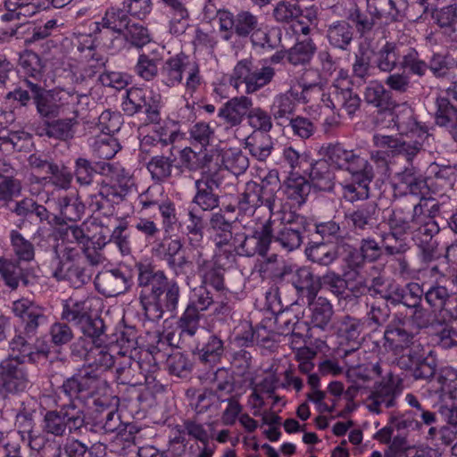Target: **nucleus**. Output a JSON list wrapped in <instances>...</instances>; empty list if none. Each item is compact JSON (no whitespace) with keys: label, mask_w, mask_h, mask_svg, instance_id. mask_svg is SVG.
Returning <instances> with one entry per match:
<instances>
[{"label":"nucleus","mask_w":457,"mask_h":457,"mask_svg":"<svg viewBox=\"0 0 457 457\" xmlns=\"http://www.w3.org/2000/svg\"><path fill=\"white\" fill-rule=\"evenodd\" d=\"M138 298L147 320L157 321L164 311L174 312L179 305L180 288L169 280L164 271L149 263H137Z\"/></svg>","instance_id":"1"},{"label":"nucleus","mask_w":457,"mask_h":457,"mask_svg":"<svg viewBox=\"0 0 457 457\" xmlns=\"http://www.w3.org/2000/svg\"><path fill=\"white\" fill-rule=\"evenodd\" d=\"M392 121L400 135L416 137L414 141L402 140L393 136L376 133L373 143L378 148H389L396 154L404 156L408 162L422 150L423 141L428 137V128L418 121L414 110L406 103L394 105Z\"/></svg>","instance_id":"2"},{"label":"nucleus","mask_w":457,"mask_h":457,"mask_svg":"<svg viewBox=\"0 0 457 457\" xmlns=\"http://www.w3.org/2000/svg\"><path fill=\"white\" fill-rule=\"evenodd\" d=\"M55 405L59 410L47 411L42 420V431L54 436H64L68 434H80L82 429L87 430L88 422L86 413L75 401H65L55 393Z\"/></svg>","instance_id":"3"},{"label":"nucleus","mask_w":457,"mask_h":457,"mask_svg":"<svg viewBox=\"0 0 457 457\" xmlns=\"http://www.w3.org/2000/svg\"><path fill=\"white\" fill-rule=\"evenodd\" d=\"M160 77L161 82L170 88L183 85L185 96L190 97L204 83L199 63L183 53L171 56L163 62Z\"/></svg>","instance_id":"4"},{"label":"nucleus","mask_w":457,"mask_h":457,"mask_svg":"<svg viewBox=\"0 0 457 457\" xmlns=\"http://www.w3.org/2000/svg\"><path fill=\"white\" fill-rule=\"evenodd\" d=\"M24 83L32 94L33 103L40 117L50 119L76 112V106L80 101V95L78 93L63 89H46L30 79H25Z\"/></svg>","instance_id":"5"},{"label":"nucleus","mask_w":457,"mask_h":457,"mask_svg":"<svg viewBox=\"0 0 457 457\" xmlns=\"http://www.w3.org/2000/svg\"><path fill=\"white\" fill-rule=\"evenodd\" d=\"M322 79L316 70H306L301 79L302 90L291 87L285 93L278 95L272 103L271 112L278 124L282 125L284 120L295 117L294 113L300 102L308 103L311 93L320 95Z\"/></svg>","instance_id":"6"},{"label":"nucleus","mask_w":457,"mask_h":457,"mask_svg":"<svg viewBox=\"0 0 457 457\" xmlns=\"http://www.w3.org/2000/svg\"><path fill=\"white\" fill-rule=\"evenodd\" d=\"M61 319L77 326L82 337L102 336L104 332V320L92 316V303L88 297L71 296L63 301Z\"/></svg>","instance_id":"7"},{"label":"nucleus","mask_w":457,"mask_h":457,"mask_svg":"<svg viewBox=\"0 0 457 457\" xmlns=\"http://www.w3.org/2000/svg\"><path fill=\"white\" fill-rule=\"evenodd\" d=\"M71 353L85 360L83 367L90 368L103 377L116 363L101 336L79 337L72 345Z\"/></svg>","instance_id":"8"},{"label":"nucleus","mask_w":457,"mask_h":457,"mask_svg":"<svg viewBox=\"0 0 457 457\" xmlns=\"http://www.w3.org/2000/svg\"><path fill=\"white\" fill-rule=\"evenodd\" d=\"M275 70L271 66L255 67L251 58L240 60L229 77V84L237 90L245 84V94H253L271 82Z\"/></svg>","instance_id":"9"},{"label":"nucleus","mask_w":457,"mask_h":457,"mask_svg":"<svg viewBox=\"0 0 457 457\" xmlns=\"http://www.w3.org/2000/svg\"><path fill=\"white\" fill-rule=\"evenodd\" d=\"M278 184L262 179L261 183L250 180L245 183L244 191L240 194L237 208L240 213L252 216L255 210L264 205L270 212L276 206Z\"/></svg>","instance_id":"10"},{"label":"nucleus","mask_w":457,"mask_h":457,"mask_svg":"<svg viewBox=\"0 0 457 457\" xmlns=\"http://www.w3.org/2000/svg\"><path fill=\"white\" fill-rule=\"evenodd\" d=\"M351 84L347 71L340 70L328 91H321L319 95L324 105L334 111H345L349 116L353 115L360 108L361 98L353 91Z\"/></svg>","instance_id":"11"},{"label":"nucleus","mask_w":457,"mask_h":457,"mask_svg":"<svg viewBox=\"0 0 457 457\" xmlns=\"http://www.w3.org/2000/svg\"><path fill=\"white\" fill-rule=\"evenodd\" d=\"M106 383L104 377L90 368L83 367L72 377L65 379L56 392L59 399L61 395H64L68 401H75V398L94 396L106 386Z\"/></svg>","instance_id":"12"},{"label":"nucleus","mask_w":457,"mask_h":457,"mask_svg":"<svg viewBox=\"0 0 457 457\" xmlns=\"http://www.w3.org/2000/svg\"><path fill=\"white\" fill-rule=\"evenodd\" d=\"M425 302L437 313L445 323L457 324V292L449 288L446 283L432 281L425 290Z\"/></svg>","instance_id":"13"},{"label":"nucleus","mask_w":457,"mask_h":457,"mask_svg":"<svg viewBox=\"0 0 457 457\" xmlns=\"http://www.w3.org/2000/svg\"><path fill=\"white\" fill-rule=\"evenodd\" d=\"M273 222L269 219L260 229H255L252 235H246L243 231L234 233V240L231 245L234 250L243 256H254L259 254L262 257L267 255L272 242Z\"/></svg>","instance_id":"14"},{"label":"nucleus","mask_w":457,"mask_h":457,"mask_svg":"<svg viewBox=\"0 0 457 457\" xmlns=\"http://www.w3.org/2000/svg\"><path fill=\"white\" fill-rule=\"evenodd\" d=\"M193 258L195 262V272L201 278V285L210 286L217 291L226 289L224 281L225 266L229 262V256L215 253L209 256L204 253H195Z\"/></svg>","instance_id":"15"},{"label":"nucleus","mask_w":457,"mask_h":457,"mask_svg":"<svg viewBox=\"0 0 457 457\" xmlns=\"http://www.w3.org/2000/svg\"><path fill=\"white\" fill-rule=\"evenodd\" d=\"M309 226L310 223L304 216L295 215L290 219H284L276 228H273L272 241L287 252H292L302 245Z\"/></svg>","instance_id":"16"},{"label":"nucleus","mask_w":457,"mask_h":457,"mask_svg":"<svg viewBox=\"0 0 457 457\" xmlns=\"http://www.w3.org/2000/svg\"><path fill=\"white\" fill-rule=\"evenodd\" d=\"M24 332L16 330L13 337L9 341L10 355L7 358H14L21 362L36 363L42 358H47L50 353V345L46 341L37 338L31 344Z\"/></svg>","instance_id":"17"},{"label":"nucleus","mask_w":457,"mask_h":457,"mask_svg":"<svg viewBox=\"0 0 457 457\" xmlns=\"http://www.w3.org/2000/svg\"><path fill=\"white\" fill-rule=\"evenodd\" d=\"M326 156L337 169L351 175L373 170L366 158L355 150L345 149L340 144H329L326 149Z\"/></svg>","instance_id":"18"},{"label":"nucleus","mask_w":457,"mask_h":457,"mask_svg":"<svg viewBox=\"0 0 457 457\" xmlns=\"http://www.w3.org/2000/svg\"><path fill=\"white\" fill-rule=\"evenodd\" d=\"M277 21L293 22L292 29L295 34L308 35L310 26L316 21V12L307 9L303 12L295 3L282 1L273 10Z\"/></svg>","instance_id":"19"},{"label":"nucleus","mask_w":457,"mask_h":457,"mask_svg":"<svg viewBox=\"0 0 457 457\" xmlns=\"http://www.w3.org/2000/svg\"><path fill=\"white\" fill-rule=\"evenodd\" d=\"M279 279H287L292 283L297 293L312 301L319 292V277L313 275L307 267L295 268L284 264L276 275Z\"/></svg>","instance_id":"20"},{"label":"nucleus","mask_w":457,"mask_h":457,"mask_svg":"<svg viewBox=\"0 0 457 457\" xmlns=\"http://www.w3.org/2000/svg\"><path fill=\"white\" fill-rule=\"evenodd\" d=\"M131 285L132 275L127 267L104 270L95 278L96 288L107 297L124 294L130 288Z\"/></svg>","instance_id":"21"},{"label":"nucleus","mask_w":457,"mask_h":457,"mask_svg":"<svg viewBox=\"0 0 457 457\" xmlns=\"http://www.w3.org/2000/svg\"><path fill=\"white\" fill-rule=\"evenodd\" d=\"M0 378L3 389L9 394L24 392L30 384L25 363L14 358L0 362Z\"/></svg>","instance_id":"22"},{"label":"nucleus","mask_w":457,"mask_h":457,"mask_svg":"<svg viewBox=\"0 0 457 457\" xmlns=\"http://www.w3.org/2000/svg\"><path fill=\"white\" fill-rule=\"evenodd\" d=\"M408 322L409 319L406 315L397 312L385 330V345L395 354L401 353L413 344L414 334L407 330Z\"/></svg>","instance_id":"23"},{"label":"nucleus","mask_w":457,"mask_h":457,"mask_svg":"<svg viewBox=\"0 0 457 457\" xmlns=\"http://www.w3.org/2000/svg\"><path fill=\"white\" fill-rule=\"evenodd\" d=\"M366 327V321L351 316H345L339 321L338 333L347 342L342 358L350 368L358 366L357 361H348L347 358L361 347L363 340L361 333Z\"/></svg>","instance_id":"24"},{"label":"nucleus","mask_w":457,"mask_h":457,"mask_svg":"<svg viewBox=\"0 0 457 457\" xmlns=\"http://www.w3.org/2000/svg\"><path fill=\"white\" fill-rule=\"evenodd\" d=\"M400 393L397 381L392 374H389L386 379L374 385L367 399V407L371 412L378 414L383 409L394 407Z\"/></svg>","instance_id":"25"},{"label":"nucleus","mask_w":457,"mask_h":457,"mask_svg":"<svg viewBox=\"0 0 457 457\" xmlns=\"http://www.w3.org/2000/svg\"><path fill=\"white\" fill-rule=\"evenodd\" d=\"M253 99L246 96H234L225 102L218 110L217 116L226 129L238 128L246 119Z\"/></svg>","instance_id":"26"},{"label":"nucleus","mask_w":457,"mask_h":457,"mask_svg":"<svg viewBox=\"0 0 457 457\" xmlns=\"http://www.w3.org/2000/svg\"><path fill=\"white\" fill-rule=\"evenodd\" d=\"M179 160L183 168L189 171L200 170L202 177L221 172L218 158L206 151L197 153L191 147H185L179 152Z\"/></svg>","instance_id":"27"},{"label":"nucleus","mask_w":457,"mask_h":457,"mask_svg":"<svg viewBox=\"0 0 457 457\" xmlns=\"http://www.w3.org/2000/svg\"><path fill=\"white\" fill-rule=\"evenodd\" d=\"M221 183L220 173L201 177L195 181V195L193 203L203 212H212L220 205V196L214 192Z\"/></svg>","instance_id":"28"},{"label":"nucleus","mask_w":457,"mask_h":457,"mask_svg":"<svg viewBox=\"0 0 457 457\" xmlns=\"http://www.w3.org/2000/svg\"><path fill=\"white\" fill-rule=\"evenodd\" d=\"M407 7V0H367L369 14L385 24L402 21Z\"/></svg>","instance_id":"29"},{"label":"nucleus","mask_w":457,"mask_h":457,"mask_svg":"<svg viewBox=\"0 0 457 457\" xmlns=\"http://www.w3.org/2000/svg\"><path fill=\"white\" fill-rule=\"evenodd\" d=\"M52 276L57 281H69L75 287L86 284L90 278L81 263L55 258L52 262Z\"/></svg>","instance_id":"30"},{"label":"nucleus","mask_w":457,"mask_h":457,"mask_svg":"<svg viewBox=\"0 0 457 457\" xmlns=\"http://www.w3.org/2000/svg\"><path fill=\"white\" fill-rule=\"evenodd\" d=\"M420 218L415 204L409 206L395 207L389 218L390 230L399 233L400 236L410 235Z\"/></svg>","instance_id":"31"},{"label":"nucleus","mask_w":457,"mask_h":457,"mask_svg":"<svg viewBox=\"0 0 457 457\" xmlns=\"http://www.w3.org/2000/svg\"><path fill=\"white\" fill-rule=\"evenodd\" d=\"M373 179V170L351 175L349 180L341 183L343 198L350 203L367 199L370 195V184Z\"/></svg>","instance_id":"32"},{"label":"nucleus","mask_w":457,"mask_h":457,"mask_svg":"<svg viewBox=\"0 0 457 457\" xmlns=\"http://www.w3.org/2000/svg\"><path fill=\"white\" fill-rule=\"evenodd\" d=\"M70 114V112H68ZM71 117L57 119L53 121H46L44 127L38 132L39 136H46L50 138L59 140H69L74 137L76 127L79 124V111L76 107V112H71Z\"/></svg>","instance_id":"33"},{"label":"nucleus","mask_w":457,"mask_h":457,"mask_svg":"<svg viewBox=\"0 0 457 457\" xmlns=\"http://www.w3.org/2000/svg\"><path fill=\"white\" fill-rule=\"evenodd\" d=\"M224 342L216 335H209L200 348L196 349L195 355L198 365L204 370L215 368L224 354Z\"/></svg>","instance_id":"34"},{"label":"nucleus","mask_w":457,"mask_h":457,"mask_svg":"<svg viewBox=\"0 0 457 457\" xmlns=\"http://www.w3.org/2000/svg\"><path fill=\"white\" fill-rule=\"evenodd\" d=\"M354 29L345 20L332 21L327 25L326 38L337 49L347 51L353 41Z\"/></svg>","instance_id":"35"},{"label":"nucleus","mask_w":457,"mask_h":457,"mask_svg":"<svg viewBox=\"0 0 457 457\" xmlns=\"http://www.w3.org/2000/svg\"><path fill=\"white\" fill-rule=\"evenodd\" d=\"M245 148L259 162H265L274 149L272 137L268 133L252 131L245 139Z\"/></svg>","instance_id":"36"},{"label":"nucleus","mask_w":457,"mask_h":457,"mask_svg":"<svg viewBox=\"0 0 457 457\" xmlns=\"http://www.w3.org/2000/svg\"><path fill=\"white\" fill-rule=\"evenodd\" d=\"M403 43L386 42L376 54V67L384 72H392L401 61Z\"/></svg>","instance_id":"37"},{"label":"nucleus","mask_w":457,"mask_h":457,"mask_svg":"<svg viewBox=\"0 0 457 457\" xmlns=\"http://www.w3.org/2000/svg\"><path fill=\"white\" fill-rule=\"evenodd\" d=\"M436 123L445 128L457 141V108L451 104L447 97L436 99Z\"/></svg>","instance_id":"38"},{"label":"nucleus","mask_w":457,"mask_h":457,"mask_svg":"<svg viewBox=\"0 0 457 457\" xmlns=\"http://www.w3.org/2000/svg\"><path fill=\"white\" fill-rule=\"evenodd\" d=\"M436 386L433 389L439 399L446 396L450 399H457V370L453 367L441 368L436 374Z\"/></svg>","instance_id":"39"},{"label":"nucleus","mask_w":457,"mask_h":457,"mask_svg":"<svg viewBox=\"0 0 457 457\" xmlns=\"http://www.w3.org/2000/svg\"><path fill=\"white\" fill-rule=\"evenodd\" d=\"M138 362L129 355L120 357L116 369V378L120 384L136 386L144 384V376L138 370Z\"/></svg>","instance_id":"40"},{"label":"nucleus","mask_w":457,"mask_h":457,"mask_svg":"<svg viewBox=\"0 0 457 457\" xmlns=\"http://www.w3.org/2000/svg\"><path fill=\"white\" fill-rule=\"evenodd\" d=\"M216 158L219 160L221 171L226 170L235 176L244 174L249 167L248 157L238 148L222 150Z\"/></svg>","instance_id":"41"},{"label":"nucleus","mask_w":457,"mask_h":457,"mask_svg":"<svg viewBox=\"0 0 457 457\" xmlns=\"http://www.w3.org/2000/svg\"><path fill=\"white\" fill-rule=\"evenodd\" d=\"M433 18L444 36L449 41L457 43V4H449L436 10Z\"/></svg>","instance_id":"42"},{"label":"nucleus","mask_w":457,"mask_h":457,"mask_svg":"<svg viewBox=\"0 0 457 457\" xmlns=\"http://www.w3.org/2000/svg\"><path fill=\"white\" fill-rule=\"evenodd\" d=\"M400 67L410 75L421 78L428 71V63L421 58L420 54L411 46L403 43Z\"/></svg>","instance_id":"43"},{"label":"nucleus","mask_w":457,"mask_h":457,"mask_svg":"<svg viewBox=\"0 0 457 457\" xmlns=\"http://www.w3.org/2000/svg\"><path fill=\"white\" fill-rule=\"evenodd\" d=\"M377 205L373 203H367L356 210L345 213V220L358 232L371 228L377 220Z\"/></svg>","instance_id":"44"},{"label":"nucleus","mask_w":457,"mask_h":457,"mask_svg":"<svg viewBox=\"0 0 457 457\" xmlns=\"http://www.w3.org/2000/svg\"><path fill=\"white\" fill-rule=\"evenodd\" d=\"M126 195L116 187L108 184L102 185L97 193L90 195L89 207L94 212H101L109 208L112 204H119Z\"/></svg>","instance_id":"45"},{"label":"nucleus","mask_w":457,"mask_h":457,"mask_svg":"<svg viewBox=\"0 0 457 457\" xmlns=\"http://www.w3.org/2000/svg\"><path fill=\"white\" fill-rule=\"evenodd\" d=\"M305 254L309 261L321 266H329L338 258L337 247L326 242H311Z\"/></svg>","instance_id":"46"},{"label":"nucleus","mask_w":457,"mask_h":457,"mask_svg":"<svg viewBox=\"0 0 457 457\" xmlns=\"http://www.w3.org/2000/svg\"><path fill=\"white\" fill-rule=\"evenodd\" d=\"M210 227L212 231L215 245L218 247L231 245L234 240L235 231L232 223L226 220L220 212L212 213L210 219Z\"/></svg>","instance_id":"47"},{"label":"nucleus","mask_w":457,"mask_h":457,"mask_svg":"<svg viewBox=\"0 0 457 457\" xmlns=\"http://www.w3.org/2000/svg\"><path fill=\"white\" fill-rule=\"evenodd\" d=\"M122 427L118 411L113 408H105L97 412L95 422L88 429L96 433H113L123 430Z\"/></svg>","instance_id":"48"},{"label":"nucleus","mask_w":457,"mask_h":457,"mask_svg":"<svg viewBox=\"0 0 457 457\" xmlns=\"http://www.w3.org/2000/svg\"><path fill=\"white\" fill-rule=\"evenodd\" d=\"M100 174L114 180L116 187L126 195L135 187L132 175L120 163L106 162L100 167Z\"/></svg>","instance_id":"49"},{"label":"nucleus","mask_w":457,"mask_h":457,"mask_svg":"<svg viewBox=\"0 0 457 457\" xmlns=\"http://www.w3.org/2000/svg\"><path fill=\"white\" fill-rule=\"evenodd\" d=\"M199 376L200 379L212 384L219 392L230 394L235 389V379L232 373L225 368H209Z\"/></svg>","instance_id":"50"},{"label":"nucleus","mask_w":457,"mask_h":457,"mask_svg":"<svg viewBox=\"0 0 457 457\" xmlns=\"http://www.w3.org/2000/svg\"><path fill=\"white\" fill-rule=\"evenodd\" d=\"M312 185L304 177L295 173L285 181V194L287 198L295 204L301 205L305 203L310 192Z\"/></svg>","instance_id":"51"},{"label":"nucleus","mask_w":457,"mask_h":457,"mask_svg":"<svg viewBox=\"0 0 457 457\" xmlns=\"http://www.w3.org/2000/svg\"><path fill=\"white\" fill-rule=\"evenodd\" d=\"M364 99L368 104L381 111L391 110L395 105L391 92L377 81H372L368 85L364 92Z\"/></svg>","instance_id":"52"},{"label":"nucleus","mask_w":457,"mask_h":457,"mask_svg":"<svg viewBox=\"0 0 457 457\" xmlns=\"http://www.w3.org/2000/svg\"><path fill=\"white\" fill-rule=\"evenodd\" d=\"M309 177L311 185L320 191H329L334 187V174L325 160L312 164Z\"/></svg>","instance_id":"53"},{"label":"nucleus","mask_w":457,"mask_h":457,"mask_svg":"<svg viewBox=\"0 0 457 457\" xmlns=\"http://www.w3.org/2000/svg\"><path fill=\"white\" fill-rule=\"evenodd\" d=\"M203 247H191L186 252L184 249L167 264L169 269L174 273L175 276H186L187 278L189 275H194L195 270V262L193 258L195 253H204Z\"/></svg>","instance_id":"54"},{"label":"nucleus","mask_w":457,"mask_h":457,"mask_svg":"<svg viewBox=\"0 0 457 457\" xmlns=\"http://www.w3.org/2000/svg\"><path fill=\"white\" fill-rule=\"evenodd\" d=\"M374 58V52L369 47L361 46L355 54L354 62L353 63L352 71L355 79L361 81H366L372 76L374 66L372 60Z\"/></svg>","instance_id":"55"},{"label":"nucleus","mask_w":457,"mask_h":457,"mask_svg":"<svg viewBox=\"0 0 457 457\" xmlns=\"http://www.w3.org/2000/svg\"><path fill=\"white\" fill-rule=\"evenodd\" d=\"M311 310V322L314 327L324 329L331 320L333 307L326 298L319 297L308 302Z\"/></svg>","instance_id":"56"},{"label":"nucleus","mask_w":457,"mask_h":457,"mask_svg":"<svg viewBox=\"0 0 457 457\" xmlns=\"http://www.w3.org/2000/svg\"><path fill=\"white\" fill-rule=\"evenodd\" d=\"M276 324L278 332L285 337L292 334V337H296L301 339L303 337V331L309 330L306 322L300 321L295 315L288 312L279 313L276 317Z\"/></svg>","instance_id":"57"},{"label":"nucleus","mask_w":457,"mask_h":457,"mask_svg":"<svg viewBox=\"0 0 457 457\" xmlns=\"http://www.w3.org/2000/svg\"><path fill=\"white\" fill-rule=\"evenodd\" d=\"M173 162L170 157L156 154L146 163V169L154 181L162 183L171 176Z\"/></svg>","instance_id":"58"},{"label":"nucleus","mask_w":457,"mask_h":457,"mask_svg":"<svg viewBox=\"0 0 457 457\" xmlns=\"http://www.w3.org/2000/svg\"><path fill=\"white\" fill-rule=\"evenodd\" d=\"M436 221L428 216H420L419 221L410 234L415 244L436 241L434 237L439 233Z\"/></svg>","instance_id":"59"},{"label":"nucleus","mask_w":457,"mask_h":457,"mask_svg":"<svg viewBox=\"0 0 457 457\" xmlns=\"http://www.w3.org/2000/svg\"><path fill=\"white\" fill-rule=\"evenodd\" d=\"M404 401L411 408L406 412L418 419L420 424L425 426L436 424L438 420L436 413L427 409L417 395L408 393L405 395Z\"/></svg>","instance_id":"60"},{"label":"nucleus","mask_w":457,"mask_h":457,"mask_svg":"<svg viewBox=\"0 0 457 457\" xmlns=\"http://www.w3.org/2000/svg\"><path fill=\"white\" fill-rule=\"evenodd\" d=\"M20 65L29 79L38 83L44 77V66L39 55L32 51H25L20 55Z\"/></svg>","instance_id":"61"},{"label":"nucleus","mask_w":457,"mask_h":457,"mask_svg":"<svg viewBox=\"0 0 457 457\" xmlns=\"http://www.w3.org/2000/svg\"><path fill=\"white\" fill-rule=\"evenodd\" d=\"M177 137L178 132L176 131H171L168 137H163L162 132L156 130L153 134L146 135L141 139L140 152L146 154H155L162 147L172 144Z\"/></svg>","instance_id":"62"},{"label":"nucleus","mask_w":457,"mask_h":457,"mask_svg":"<svg viewBox=\"0 0 457 457\" xmlns=\"http://www.w3.org/2000/svg\"><path fill=\"white\" fill-rule=\"evenodd\" d=\"M214 303L215 300L212 292L204 285H200L191 291L187 306L203 315Z\"/></svg>","instance_id":"63"},{"label":"nucleus","mask_w":457,"mask_h":457,"mask_svg":"<svg viewBox=\"0 0 457 457\" xmlns=\"http://www.w3.org/2000/svg\"><path fill=\"white\" fill-rule=\"evenodd\" d=\"M202 317V314L187 306L177 323L179 337H193L200 328Z\"/></svg>","instance_id":"64"}]
</instances>
